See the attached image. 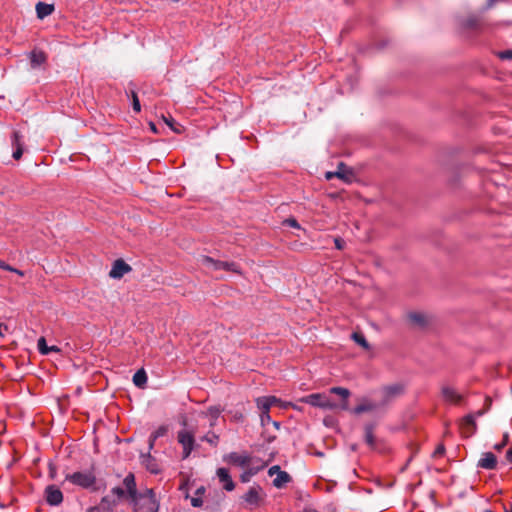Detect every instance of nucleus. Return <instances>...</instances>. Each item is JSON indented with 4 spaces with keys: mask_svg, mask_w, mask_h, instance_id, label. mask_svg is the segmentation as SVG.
Here are the masks:
<instances>
[{
    "mask_svg": "<svg viewBox=\"0 0 512 512\" xmlns=\"http://www.w3.org/2000/svg\"><path fill=\"white\" fill-rule=\"evenodd\" d=\"M300 402L310 404L313 407H318L326 410H335L338 408V404L332 401L324 393H313L302 397Z\"/></svg>",
    "mask_w": 512,
    "mask_h": 512,
    "instance_id": "7ed1b4c3",
    "label": "nucleus"
},
{
    "mask_svg": "<svg viewBox=\"0 0 512 512\" xmlns=\"http://www.w3.org/2000/svg\"><path fill=\"white\" fill-rule=\"evenodd\" d=\"M445 454V446L443 444H439L436 449L434 450L432 457L433 458H439L442 457Z\"/></svg>",
    "mask_w": 512,
    "mask_h": 512,
    "instance_id": "79ce46f5",
    "label": "nucleus"
},
{
    "mask_svg": "<svg viewBox=\"0 0 512 512\" xmlns=\"http://www.w3.org/2000/svg\"><path fill=\"white\" fill-rule=\"evenodd\" d=\"M141 512H147V508H142Z\"/></svg>",
    "mask_w": 512,
    "mask_h": 512,
    "instance_id": "338daca9",
    "label": "nucleus"
},
{
    "mask_svg": "<svg viewBox=\"0 0 512 512\" xmlns=\"http://www.w3.org/2000/svg\"><path fill=\"white\" fill-rule=\"evenodd\" d=\"M267 399L269 400L271 406L277 405V406H280L281 408H285V409L288 407L296 408V406L293 405L292 403H290V402L284 403L279 398H277L275 396H267Z\"/></svg>",
    "mask_w": 512,
    "mask_h": 512,
    "instance_id": "2f4dec72",
    "label": "nucleus"
},
{
    "mask_svg": "<svg viewBox=\"0 0 512 512\" xmlns=\"http://www.w3.org/2000/svg\"><path fill=\"white\" fill-rule=\"evenodd\" d=\"M484 512H492L491 510H485Z\"/></svg>",
    "mask_w": 512,
    "mask_h": 512,
    "instance_id": "774afa93",
    "label": "nucleus"
},
{
    "mask_svg": "<svg viewBox=\"0 0 512 512\" xmlns=\"http://www.w3.org/2000/svg\"><path fill=\"white\" fill-rule=\"evenodd\" d=\"M483 413H484V412H483L482 410H479V411H477V412H476V414H474V416H475V417H476V416H477V417H479V416H482V415H483Z\"/></svg>",
    "mask_w": 512,
    "mask_h": 512,
    "instance_id": "e2e57ef3",
    "label": "nucleus"
},
{
    "mask_svg": "<svg viewBox=\"0 0 512 512\" xmlns=\"http://www.w3.org/2000/svg\"><path fill=\"white\" fill-rule=\"evenodd\" d=\"M48 347L45 337H40L37 342L38 351L42 355H48Z\"/></svg>",
    "mask_w": 512,
    "mask_h": 512,
    "instance_id": "f704fd0d",
    "label": "nucleus"
},
{
    "mask_svg": "<svg viewBox=\"0 0 512 512\" xmlns=\"http://www.w3.org/2000/svg\"><path fill=\"white\" fill-rule=\"evenodd\" d=\"M272 425H273L276 429H279L281 424H280V422H278V421H273V422H272Z\"/></svg>",
    "mask_w": 512,
    "mask_h": 512,
    "instance_id": "bf43d9fd",
    "label": "nucleus"
},
{
    "mask_svg": "<svg viewBox=\"0 0 512 512\" xmlns=\"http://www.w3.org/2000/svg\"><path fill=\"white\" fill-rule=\"evenodd\" d=\"M262 437L267 443H272L276 439L275 435H270L266 431L262 433Z\"/></svg>",
    "mask_w": 512,
    "mask_h": 512,
    "instance_id": "de8ad7c7",
    "label": "nucleus"
},
{
    "mask_svg": "<svg viewBox=\"0 0 512 512\" xmlns=\"http://www.w3.org/2000/svg\"><path fill=\"white\" fill-rule=\"evenodd\" d=\"M333 176H335V173L328 172V173L326 174V178H327V179H331Z\"/></svg>",
    "mask_w": 512,
    "mask_h": 512,
    "instance_id": "680f3d73",
    "label": "nucleus"
},
{
    "mask_svg": "<svg viewBox=\"0 0 512 512\" xmlns=\"http://www.w3.org/2000/svg\"><path fill=\"white\" fill-rule=\"evenodd\" d=\"M11 272H15V273H17V274H18V275H20V276H23V275H24V273H23L21 270H18V269H16V268H15V270H12Z\"/></svg>",
    "mask_w": 512,
    "mask_h": 512,
    "instance_id": "052dcab7",
    "label": "nucleus"
},
{
    "mask_svg": "<svg viewBox=\"0 0 512 512\" xmlns=\"http://www.w3.org/2000/svg\"><path fill=\"white\" fill-rule=\"evenodd\" d=\"M409 323L416 328H424L428 325L427 316L422 312H409L407 314Z\"/></svg>",
    "mask_w": 512,
    "mask_h": 512,
    "instance_id": "2eb2a0df",
    "label": "nucleus"
},
{
    "mask_svg": "<svg viewBox=\"0 0 512 512\" xmlns=\"http://www.w3.org/2000/svg\"><path fill=\"white\" fill-rule=\"evenodd\" d=\"M477 466L482 469L494 470L497 467V457L492 452H485Z\"/></svg>",
    "mask_w": 512,
    "mask_h": 512,
    "instance_id": "f3484780",
    "label": "nucleus"
},
{
    "mask_svg": "<svg viewBox=\"0 0 512 512\" xmlns=\"http://www.w3.org/2000/svg\"><path fill=\"white\" fill-rule=\"evenodd\" d=\"M101 506H104L106 508H110L111 512H114V508L117 506V500L113 498L111 495H106L102 497L100 503Z\"/></svg>",
    "mask_w": 512,
    "mask_h": 512,
    "instance_id": "cd10ccee",
    "label": "nucleus"
},
{
    "mask_svg": "<svg viewBox=\"0 0 512 512\" xmlns=\"http://www.w3.org/2000/svg\"><path fill=\"white\" fill-rule=\"evenodd\" d=\"M35 8L37 17L41 20L51 15L55 10L54 4H47L41 1L36 4Z\"/></svg>",
    "mask_w": 512,
    "mask_h": 512,
    "instance_id": "aec40b11",
    "label": "nucleus"
},
{
    "mask_svg": "<svg viewBox=\"0 0 512 512\" xmlns=\"http://www.w3.org/2000/svg\"><path fill=\"white\" fill-rule=\"evenodd\" d=\"M262 488L259 485H254L242 496V499L252 508L258 507L263 501L261 495Z\"/></svg>",
    "mask_w": 512,
    "mask_h": 512,
    "instance_id": "0eeeda50",
    "label": "nucleus"
},
{
    "mask_svg": "<svg viewBox=\"0 0 512 512\" xmlns=\"http://www.w3.org/2000/svg\"><path fill=\"white\" fill-rule=\"evenodd\" d=\"M365 442L371 448H376V438L374 436V425L367 424L365 426Z\"/></svg>",
    "mask_w": 512,
    "mask_h": 512,
    "instance_id": "5701e85b",
    "label": "nucleus"
},
{
    "mask_svg": "<svg viewBox=\"0 0 512 512\" xmlns=\"http://www.w3.org/2000/svg\"><path fill=\"white\" fill-rule=\"evenodd\" d=\"M200 262L203 266L211 268L213 270H225L240 274L239 265L235 262L215 260L210 256H202Z\"/></svg>",
    "mask_w": 512,
    "mask_h": 512,
    "instance_id": "20e7f679",
    "label": "nucleus"
},
{
    "mask_svg": "<svg viewBox=\"0 0 512 512\" xmlns=\"http://www.w3.org/2000/svg\"><path fill=\"white\" fill-rule=\"evenodd\" d=\"M509 443V433H504L503 439L500 443L494 446V449L497 451H501L507 444Z\"/></svg>",
    "mask_w": 512,
    "mask_h": 512,
    "instance_id": "4c0bfd02",
    "label": "nucleus"
},
{
    "mask_svg": "<svg viewBox=\"0 0 512 512\" xmlns=\"http://www.w3.org/2000/svg\"><path fill=\"white\" fill-rule=\"evenodd\" d=\"M142 464L145 466V468L152 474H159L161 473V468L157 462V460L151 456L150 452L147 454L141 455Z\"/></svg>",
    "mask_w": 512,
    "mask_h": 512,
    "instance_id": "a211bd4d",
    "label": "nucleus"
},
{
    "mask_svg": "<svg viewBox=\"0 0 512 512\" xmlns=\"http://www.w3.org/2000/svg\"><path fill=\"white\" fill-rule=\"evenodd\" d=\"M232 419L233 421L235 422H243L244 420V415L243 413L239 412V411H236L233 415H232Z\"/></svg>",
    "mask_w": 512,
    "mask_h": 512,
    "instance_id": "49530a36",
    "label": "nucleus"
},
{
    "mask_svg": "<svg viewBox=\"0 0 512 512\" xmlns=\"http://www.w3.org/2000/svg\"><path fill=\"white\" fill-rule=\"evenodd\" d=\"M2 329L7 331L8 330V326L6 324L0 323V336H3Z\"/></svg>",
    "mask_w": 512,
    "mask_h": 512,
    "instance_id": "4d7b16f0",
    "label": "nucleus"
},
{
    "mask_svg": "<svg viewBox=\"0 0 512 512\" xmlns=\"http://www.w3.org/2000/svg\"><path fill=\"white\" fill-rule=\"evenodd\" d=\"M441 396L447 403L460 405L464 399L463 395L459 394L454 388L443 385L441 387Z\"/></svg>",
    "mask_w": 512,
    "mask_h": 512,
    "instance_id": "9d476101",
    "label": "nucleus"
},
{
    "mask_svg": "<svg viewBox=\"0 0 512 512\" xmlns=\"http://www.w3.org/2000/svg\"><path fill=\"white\" fill-rule=\"evenodd\" d=\"M255 474V472L252 470V469H248L246 471H244L241 475H240V480L241 482L243 483H247L250 481L251 477Z\"/></svg>",
    "mask_w": 512,
    "mask_h": 512,
    "instance_id": "58836bf2",
    "label": "nucleus"
},
{
    "mask_svg": "<svg viewBox=\"0 0 512 512\" xmlns=\"http://www.w3.org/2000/svg\"><path fill=\"white\" fill-rule=\"evenodd\" d=\"M335 176L345 181H350L351 178L353 177V172L350 169H348L343 162H341L337 167Z\"/></svg>",
    "mask_w": 512,
    "mask_h": 512,
    "instance_id": "b1692460",
    "label": "nucleus"
},
{
    "mask_svg": "<svg viewBox=\"0 0 512 512\" xmlns=\"http://www.w3.org/2000/svg\"><path fill=\"white\" fill-rule=\"evenodd\" d=\"M46 60H47V56H46L45 52H43L41 50H33L30 53V62H31V66L33 68L42 65L43 63L46 62Z\"/></svg>",
    "mask_w": 512,
    "mask_h": 512,
    "instance_id": "412c9836",
    "label": "nucleus"
},
{
    "mask_svg": "<svg viewBox=\"0 0 512 512\" xmlns=\"http://www.w3.org/2000/svg\"><path fill=\"white\" fill-rule=\"evenodd\" d=\"M205 493V488L203 486L197 488L195 494H196V497H201V495H203Z\"/></svg>",
    "mask_w": 512,
    "mask_h": 512,
    "instance_id": "5fc2aeb1",
    "label": "nucleus"
},
{
    "mask_svg": "<svg viewBox=\"0 0 512 512\" xmlns=\"http://www.w3.org/2000/svg\"><path fill=\"white\" fill-rule=\"evenodd\" d=\"M48 468H49V477L51 479H55L56 474H57V467H56V465L53 462H49Z\"/></svg>",
    "mask_w": 512,
    "mask_h": 512,
    "instance_id": "c03bdc74",
    "label": "nucleus"
},
{
    "mask_svg": "<svg viewBox=\"0 0 512 512\" xmlns=\"http://www.w3.org/2000/svg\"><path fill=\"white\" fill-rule=\"evenodd\" d=\"M130 96L132 99V108L136 113H139L141 111V105L138 98V95L135 90L130 91Z\"/></svg>",
    "mask_w": 512,
    "mask_h": 512,
    "instance_id": "473e14b6",
    "label": "nucleus"
},
{
    "mask_svg": "<svg viewBox=\"0 0 512 512\" xmlns=\"http://www.w3.org/2000/svg\"><path fill=\"white\" fill-rule=\"evenodd\" d=\"M223 461L231 465L245 467L250 464L251 458L248 455H240L237 452H231L224 455Z\"/></svg>",
    "mask_w": 512,
    "mask_h": 512,
    "instance_id": "ddd939ff",
    "label": "nucleus"
},
{
    "mask_svg": "<svg viewBox=\"0 0 512 512\" xmlns=\"http://www.w3.org/2000/svg\"><path fill=\"white\" fill-rule=\"evenodd\" d=\"M216 474L219 481L223 483V489H225L226 491H233L235 489V483L232 480L229 474V470L227 468H218Z\"/></svg>",
    "mask_w": 512,
    "mask_h": 512,
    "instance_id": "4468645a",
    "label": "nucleus"
},
{
    "mask_svg": "<svg viewBox=\"0 0 512 512\" xmlns=\"http://www.w3.org/2000/svg\"><path fill=\"white\" fill-rule=\"evenodd\" d=\"M221 412H222V409L220 406H211L208 408V411H207L208 415H210L213 420H217L218 417L220 416Z\"/></svg>",
    "mask_w": 512,
    "mask_h": 512,
    "instance_id": "c9c22d12",
    "label": "nucleus"
},
{
    "mask_svg": "<svg viewBox=\"0 0 512 512\" xmlns=\"http://www.w3.org/2000/svg\"><path fill=\"white\" fill-rule=\"evenodd\" d=\"M506 460L508 463L512 464V443H511V446L509 447V449L506 451Z\"/></svg>",
    "mask_w": 512,
    "mask_h": 512,
    "instance_id": "603ef678",
    "label": "nucleus"
},
{
    "mask_svg": "<svg viewBox=\"0 0 512 512\" xmlns=\"http://www.w3.org/2000/svg\"><path fill=\"white\" fill-rule=\"evenodd\" d=\"M334 243H335V247L338 249V250H342L344 248V245H345V242L343 239L341 238H335L334 239Z\"/></svg>",
    "mask_w": 512,
    "mask_h": 512,
    "instance_id": "09e8293b",
    "label": "nucleus"
},
{
    "mask_svg": "<svg viewBox=\"0 0 512 512\" xmlns=\"http://www.w3.org/2000/svg\"><path fill=\"white\" fill-rule=\"evenodd\" d=\"M147 374L145 372L144 369H139L138 371L135 372V374L133 375V383L135 386H137L138 388H144V386L146 385L147 383Z\"/></svg>",
    "mask_w": 512,
    "mask_h": 512,
    "instance_id": "393cba45",
    "label": "nucleus"
},
{
    "mask_svg": "<svg viewBox=\"0 0 512 512\" xmlns=\"http://www.w3.org/2000/svg\"><path fill=\"white\" fill-rule=\"evenodd\" d=\"M501 60H512V50H504L497 53Z\"/></svg>",
    "mask_w": 512,
    "mask_h": 512,
    "instance_id": "37998d69",
    "label": "nucleus"
},
{
    "mask_svg": "<svg viewBox=\"0 0 512 512\" xmlns=\"http://www.w3.org/2000/svg\"><path fill=\"white\" fill-rule=\"evenodd\" d=\"M60 351H61V349L56 345H52V346L48 347V354L51 352L59 353Z\"/></svg>",
    "mask_w": 512,
    "mask_h": 512,
    "instance_id": "864d4df0",
    "label": "nucleus"
},
{
    "mask_svg": "<svg viewBox=\"0 0 512 512\" xmlns=\"http://www.w3.org/2000/svg\"><path fill=\"white\" fill-rule=\"evenodd\" d=\"M166 124L177 134H181L184 130L183 126L176 122L172 117L164 118Z\"/></svg>",
    "mask_w": 512,
    "mask_h": 512,
    "instance_id": "7c9ffc66",
    "label": "nucleus"
},
{
    "mask_svg": "<svg viewBox=\"0 0 512 512\" xmlns=\"http://www.w3.org/2000/svg\"><path fill=\"white\" fill-rule=\"evenodd\" d=\"M459 428L464 437H471L477 430L474 414H468L462 418Z\"/></svg>",
    "mask_w": 512,
    "mask_h": 512,
    "instance_id": "1a4fd4ad",
    "label": "nucleus"
},
{
    "mask_svg": "<svg viewBox=\"0 0 512 512\" xmlns=\"http://www.w3.org/2000/svg\"><path fill=\"white\" fill-rule=\"evenodd\" d=\"M44 497L50 506H58L63 502V493L56 485H48L45 488Z\"/></svg>",
    "mask_w": 512,
    "mask_h": 512,
    "instance_id": "6e6552de",
    "label": "nucleus"
},
{
    "mask_svg": "<svg viewBox=\"0 0 512 512\" xmlns=\"http://www.w3.org/2000/svg\"><path fill=\"white\" fill-rule=\"evenodd\" d=\"M260 422L263 427L273 422L269 412H264L260 414Z\"/></svg>",
    "mask_w": 512,
    "mask_h": 512,
    "instance_id": "ea45409f",
    "label": "nucleus"
},
{
    "mask_svg": "<svg viewBox=\"0 0 512 512\" xmlns=\"http://www.w3.org/2000/svg\"><path fill=\"white\" fill-rule=\"evenodd\" d=\"M505 512H512V505L510 509H506Z\"/></svg>",
    "mask_w": 512,
    "mask_h": 512,
    "instance_id": "69168bd1",
    "label": "nucleus"
},
{
    "mask_svg": "<svg viewBox=\"0 0 512 512\" xmlns=\"http://www.w3.org/2000/svg\"><path fill=\"white\" fill-rule=\"evenodd\" d=\"M132 267L127 264L123 259H117L112 265L109 276L113 279H121L124 274L130 272Z\"/></svg>",
    "mask_w": 512,
    "mask_h": 512,
    "instance_id": "f8f14e48",
    "label": "nucleus"
},
{
    "mask_svg": "<svg viewBox=\"0 0 512 512\" xmlns=\"http://www.w3.org/2000/svg\"><path fill=\"white\" fill-rule=\"evenodd\" d=\"M0 268L5 270V271H12V270H15V268H13L12 266H10L9 264L5 263L4 261H2L0 259Z\"/></svg>",
    "mask_w": 512,
    "mask_h": 512,
    "instance_id": "8fccbe9b",
    "label": "nucleus"
},
{
    "mask_svg": "<svg viewBox=\"0 0 512 512\" xmlns=\"http://www.w3.org/2000/svg\"><path fill=\"white\" fill-rule=\"evenodd\" d=\"M283 224L287 225V226H290V227H293V228H296V229H300L301 228V226L298 223V221L295 218H293V217L285 219Z\"/></svg>",
    "mask_w": 512,
    "mask_h": 512,
    "instance_id": "a19ab883",
    "label": "nucleus"
},
{
    "mask_svg": "<svg viewBox=\"0 0 512 512\" xmlns=\"http://www.w3.org/2000/svg\"><path fill=\"white\" fill-rule=\"evenodd\" d=\"M303 512H318V511L315 509H305Z\"/></svg>",
    "mask_w": 512,
    "mask_h": 512,
    "instance_id": "0e129e2a",
    "label": "nucleus"
},
{
    "mask_svg": "<svg viewBox=\"0 0 512 512\" xmlns=\"http://www.w3.org/2000/svg\"><path fill=\"white\" fill-rule=\"evenodd\" d=\"M150 128L151 130L154 132V133H157V128H156V125L153 123V122H150Z\"/></svg>",
    "mask_w": 512,
    "mask_h": 512,
    "instance_id": "13d9d810",
    "label": "nucleus"
},
{
    "mask_svg": "<svg viewBox=\"0 0 512 512\" xmlns=\"http://www.w3.org/2000/svg\"><path fill=\"white\" fill-rule=\"evenodd\" d=\"M279 471H282L281 468L278 466V465H275V466H272L269 471H268V474L270 476L274 475L275 473L278 474Z\"/></svg>",
    "mask_w": 512,
    "mask_h": 512,
    "instance_id": "3c124183",
    "label": "nucleus"
},
{
    "mask_svg": "<svg viewBox=\"0 0 512 512\" xmlns=\"http://www.w3.org/2000/svg\"><path fill=\"white\" fill-rule=\"evenodd\" d=\"M351 338L357 343L359 346H361L365 350H370L371 346L366 340L364 334L362 332H353L351 334Z\"/></svg>",
    "mask_w": 512,
    "mask_h": 512,
    "instance_id": "bb28decb",
    "label": "nucleus"
},
{
    "mask_svg": "<svg viewBox=\"0 0 512 512\" xmlns=\"http://www.w3.org/2000/svg\"><path fill=\"white\" fill-rule=\"evenodd\" d=\"M191 505L195 508L201 507L203 505V500L201 497H192L191 498Z\"/></svg>",
    "mask_w": 512,
    "mask_h": 512,
    "instance_id": "a18cd8bd",
    "label": "nucleus"
},
{
    "mask_svg": "<svg viewBox=\"0 0 512 512\" xmlns=\"http://www.w3.org/2000/svg\"><path fill=\"white\" fill-rule=\"evenodd\" d=\"M202 441H206L207 443L217 446L219 441V436L213 432L208 433L207 435L202 437Z\"/></svg>",
    "mask_w": 512,
    "mask_h": 512,
    "instance_id": "72a5a7b5",
    "label": "nucleus"
},
{
    "mask_svg": "<svg viewBox=\"0 0 512 512\" xmlns=\"http://www.w3.org/2000/svg\"><path fill=\"white\" fill-rule=\"evenodd\" d=\"M256 405H257L258 409L261 410V413L269 412L270 408L272 407L269 400L267 399V396L257 398Z\"/></svg>",
    "mask_w": 512,
    "mask_h": 512,
    "instance_id": "c85d7f7f",
    "label": "nucleus"
},
{
    "mask_svg": "<svg viewBox=\"0 0 512 512\" xmlns=\"http://www.w3.org/2000/svg\"><path fill=\"white\" fill-rule=\"evenodd\" d=\"M330 393L339 395L342 398L341 403L338 404V408H341L343 410H347L349 408L348 398L351 395L349 389L344 387H332L330 388Z\"/></svg>",
    "mask_w": 512,
    "mask_h": 512,
    "instance_id": "6ab92c4d",
    "label": "nucleus"
},
{
    "mask_svg": "<svg viewBox=\"0 0 512 512\" xmlns=\"http://www.w3.org/2000/svg\"><path fill=\"white\" fill-rule=\"evenodd\" d=\"M11 145L13 147L12 157L20 160L24 152V137L19 131H13L11 135Z\"/></svg>",
    "mask_w": 512,
    "mask_h": 512,
    "instance_id": "9b49d317",
    "label": "nucleus"
},
{
    "mask_svg": "<svg viewBox=\"0 0 512 512\" xmlns=\"http://www.w3.org/2000/svg\"><path fill=\"white\" fill-rule=\"evenodd\" d=\"M124 487L127 488L130 503L133 506V512H158L159 503L153 489H146L143 493L137 491L135 476L128 473L123 480Z\"/></svg>",
    "mask_w": 512,
    "mask_h": 512,
    "instance_id": "f257e3e1",
    "label": "nucleus"
},
{
    "mask_svg": "<svg viewBox=\"0 0 512 512\" xmlns=\"http://www.w3.org/2000/svg\"><path fill=\"white\" fill-rule=\"evenodd\" d=\"M168 432V427L166 425H161L158 427L157 430H155L153 433H151V435H153V438L154 439H158L160 437H163L167 434Z\"/></svg>",
    "mask_w": 512,
    "mask_h": 512,
    "instance_id": "e433bc0d",
    "label": "nucleus"
},
{
    "mask_svg": "<svg viewBox=\"0 0 512 512\" xmlns=\"http://www.w3.org/2000/svg\"><path fill=\"white\" fill-rule=\"evenodd\" d=\"M156 440H157V439H154V438H153V435H150V437H149V441H148V442H149V450L153 449V447H154V445H155V441H156Z\"/></svg>",
    "mask_w": 512,
    "mask_h": 512,
    "instance_id": "6e6d98bb",
    "label": "nucleus"
},
{
    "mask_svg": "<svg viewBox=\"0 0 512 512\" xmlns=\"http://www.w3.org/2000/svg\"><path fill=\"white\" fill-rule=\"evenodd\" d=\"M292 480L291 476L286 471H279L277 477L273 480V485L276 488H282L285 484Z\"/></svg>",
    "mask_w": 512,
    "mask_h": 512,
    "instance_id": "a878e982",
    "label": "nucleus"
},
{
    "mask_svg": "<svg viewBox=\"0 0 512 512\" xmlns=\"http://www.w3.org/2000/svg\"><path fill=\"white\" fill-rule=\"evenodd\" d=\"M462 27L466 30L479 31L484 27V21L477 15H470L462 21Z\"/></svg>",
    "mask_w": 512,
    "mask_h": 512,
    "instance_id": "dca6fc26",
    "label": "nucleus"
},
{
    "mask_svg": "<svg viewBox=\"0 0 512 512\" xmlns=\"http://www.w3.org/2000/svg\"><path fill=\"white\" fill-rule=\"evenodd\" d=\"M111 494H112V496L116 497L115 499L117 500V502L119 500H121V499H124V498H128L129 499L126 487H125V489L122 488V487H119V486L114 487L111 490Z\"/></svg>",
    "mask_w": 512,
    "mask_h": 512,
    "instance_id": "c756f323",
    "label": "nucleus"
},
{
    "mask_svg": "<svg viewBox=\"0 0 512 512\" xmlns=\"http://www.w3.org/2000/svg\"><path fill=\"white\" fill-rule=\"evenodd\" d=\"M177 440L183 447L182 458L187 459L195 446V438L193 433L186 430H181L178 432Z\"/></svg>",
    "mask_w": 512,
    "mask_h": 512,
    "instance_id": "423d86ee",
    "label": "nucleus"
},
{
    "mask_svg": "<svg viewBox=\"0 0 512 512\" xmlns=\"http://www.w3.org/2000/svg\"><path fill=\"white\" fill-rule=\"evenodd\" d=\"M65 480L83 489H91L92 491L98 490V487L95 486L96 476L92 471L68 473L65 476Z\"/></svg>",
    "mask_w": 512,
    "mask_h": 512,
    "instance_id": "f03ea898",
    "label": "nucleus"
},
{
    "mask_svg": "<svg viewBox=\"0 0 512 512\" xmlns=\"http://www.w3.org/2000/svg\"><path fill=\"white\" fill-rule=\"evenodd\" d=\"M404 393V385L400 383L391 384L383 387L382 400L380 406L388 405L393 399L401 396Z\"/></svg>",
    "mask_w": 512,
    "mask_h": 512,
    "instance_id": "39448f33",
    "label": "nucleus"
},
{
    "mask_svg": "<svg viewBox=\"0 0 512 512\" xmlns=\"http://www.w3.org/2000/svg\"><path fill=\"white\" fill-rule=\"evenodd\" d=\"M379 405H377L376 403H373V402H370V401H363L361 404L357 405L356 407H354V409L352 410V412L356 415H359V414H362V413H365V412H370V411H373L375 410Z\"/></svg>",
    "mask_w": 512,
    "mask_h": 512,
    "instance_id": "4be33fe9",
    "label": "nucleus"
}]
</instances>
